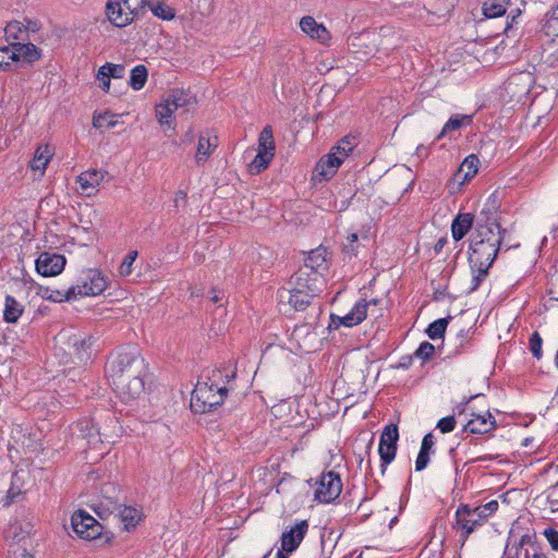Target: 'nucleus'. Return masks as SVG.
Here are the masks:
<instances>
[{
	"label": "nucleus",
	"instance_id": "nucleus-1",
	"mask_svg": "<svg viewBox=\"0 0 558 558\" xmlns=\"http://www.w3.org/2000/svg\"><path fill=\"white\" fill-rule=\"evenodd\" d=\"M475 230L476 234L470 244L469 255L472 272L470 293L476 291L486 279L506 234V229L489 225H475Z\"/></svg>",
	"mask_w": 558,
	"mask_h": 558
},
{
	"label": "nucleus",
	"instance_id": "nucleus-2",
	"mask_svg": "<svg viewBox=\"0 0 558 558\" xmlns=\"http://www.w3.org/2000/svg\"><path fill=\"white\" fill-rule=\"evenodd\" d=\"M306 268H299L289 280L287 287L278 290V299L287 302L295 311H304L323 289L324 278H311Z\"/></svg>",
	"mask_w": 558,
	"mask_h": 558
},
{
	"label": "nucleus",
	"instance_id": "nucleus-3",
	"mask_svg": "<svg viewBox=\"0 0 558 558\" xmlns=\"http://www.w3.org/2000/svg\"><path fill=\"white\" fill-rule=\"evenodd\" d=\"M145 373V360L141 356L137 348L132 345L117 350L109 356L106 365V375L110 381Z\"/></svg>",
	"mask_w": 558,
	"mask_h": 558
},
{
	"label": "nucleus",
	"instance_id": "nucleus-4",
	"mask_svg": "<svg viewBox=\"0 0 558 558\" xmlns=\"http://www.w3.org/2000/svg\"><path fill=\"white\" fill-rule=\"evenodd\" d=\"M222 377L220 369L213 371L208 381H197L191 396V409L196 413L214 411L220 405L228 392L226 385H218L217 379Z\"/></svg>",
	"mask_w": 558,
	"mask_h": 558
},
{
	"label": "nucleus",
	"instance_id": "nucleus-5",
	"mask_svg": "<svg viewBox=\"0 0 558 558\" xmlns=\"http://www.w3.org/2000/svg\"><path fill=\"white\" fill-rule=\"evenodd\" d=\"M108 286L107 277L96 268L85 269L81 272L73 286L77 299L101 294Z\"/></svg>",
	"mask_w": 558,
	"mask_h": 558
},
{
	"label": "nucleus",
	"instance_id": "nucleus-6",
	"mask_svg": "<svg viewBox=\"0 0 558 558\" xmlns=\"http://www.w3.org/2000/svg\"><path fill=\"white\" fill-rule=\"evenodd\" d=\"M341 490L340 475L335 471L324 472L316 480L314 499L320 504H330L339 497Z\"/></svg>",
	"mask_w": 558,
	"mask_h": 558
},
{
	"label": "nucleus",
	"instance_id": "nucleus-7",
	"mask_svg": "<svg viewBox=\"0 0 558 558\" xmlns=\"http://www.w3.org/2000/svg\"><path fill=\"white\" fill-rule=\"evenodd\" d=\"M145 374H135L132 377L118 379L116 381H110L114 387L118 397L123 403H131L133 401H138L145 395V383L144 376Z\"/></svg>",
	"mask_w": 558,
	"mask_h": 558
},
{
	"label": "nucleus",
	"instance_id": "nucleus-8",
	"mask_svg": "<svg viewBox=\"0 0 558 558\" xmlns=\"http://www.w3.org/2000/svg\"><path fill=\"white\" fill-rule=\"evenodd\" d=\"M499 507L497 500H490L484 505L462 504L456 510V523H478L494 514Z\"/></svg>",
	"mask_w": 558,
	"mask_h": 558
},
{
	"label": "nucleus",
	"instance_id": "nucleus-9",
	"mask_svg": "<svg viewBox=\"0 0 558 558\" xmlns=\"http://www.w3.org/2000/svg\"><path fill=\"white\" fill-rule=\"evenodd\" d=\"M480 159L476 155L471 154L464 158L447 187L450 193H457L461 186L475 177L478 171Z\"/></svg>",
	"mask_w": 558,
	"mask_h": 558
},
{
	"label": "nucleus",
	"instance_id": "nucleus-10",
	"mask_svg": "<svg viewBox=\"0 0 558 558\" xmlns=\"http://www.w3.org/2000/svg\"><path fill=\"white\" fill-rule=\"evenodd\" d=\"M328 252L325 247L318 246L317 248L308 252L303 266L300 268H306L305 272L311 278H324V272L328 269Z\"/></svg>",
	"mask_w": 558,
	"mask_h": 558
},
{
	"label": "nucleus",
	"instance_id": "nucleus-11",
	"mask_svg": "<svg viewBox=\"0 0 558 558\" xmlns=\"http://www.w3.org/2000/svg\"><path fill=\"white\" fill-rule=\"evenodd\" d=\"M368 304L365 300L357 301L353 307L344 316L330 315L329 329L338 328L339 326L354 327L361 324L367 315Z\"/></svg>",
	"mask_w": 558,
	"mask_h": 558
},
{
	"label": "nucleus",
	"instance_id": "nucleus-12",
	"mask_svg": "<svg viewBox=\"0 0 558 558\" xmlns=\"http://www.w3.org/2000/svg\"><path fill=\"white\" fill-rule=\"evenodd\" d=\"M65 264L63 255L44 252L36 259V270L44 277H54L62 272Z\"/></svg>",
	"mask_w": 558,
	"mask_h": 558
},
{
	"label": "nucleus",
	"instance_id": "nucleus-13",
	"mask_svg": "<svg viewBox=\"0 0 558 558\" xmlns=\"http://www.w3.org/2000/svg\"><path fill=\"white\" fill-rule=\"evenodd\" d=\"M96 338L87 332L78 331L68 338V344L73 350L80 362L86 363L93 355V347Z\"/></svg>",
	"mask_w": 558,
	"mask_h": 558
},
{
	"label": "nucleus",
	"instance_id": "nucleus-14",
	"mask_svg": "<svg viewBox=\"0 0 558 558\" xmlns=\"http://www.w3.org/2000/svg\"><path fill=\"white\" fill-rule=\"evenodd\" d=\"M308 525H293L281 535V547L277 550L275 558H288V554L294 551L303 541Z\"/></svg>",
	"mask_w": 558,
	"mask_h": 558
},
{
	"label": "nucleus",
	"instance_id": "nucleus-15",
	"mask_svg": "<svg viewBox=\"0 0 558 558\" xmlns=\"http://www.w3.org/2000/svg\"><path fill=\"white\" fill-rule=\"evenodd\" d=\"M105 14L110 24L119 28L125 27L134 21V16L122 0H107Z\"/></svg>",
	"mask_w": 558,
	"mask_h": 558
},
{
	"label": "nucleus",
	"instance_id": "nucleus-16",
	"mask_svg": "<svg viewBox=\"0 0 558 558\" xmlns=\"http://www.w3.org/2000/svg\"><path fill=\"white\" fill-rule=\"evenodd\" d=\"M68 534L70 530L74 532L80 538L85 541H95L100 544H107L111 541L112 534L105 531V525H63Z\"/></svg>",
	"mask_w": 558,
	"mask_h": 558
},
{
	"label": "nucleus",
	"instance_id": "nucleus-17",
	"mask_svg": "<svg viewBox=\"0 0 558 558\" xmlns=\"http://www.w3.org/2000/svg\"><path fill=\"white\" fill-rule=\"evenodd\" d=\"M94 513L98 517L95 519L86 510L77 509L71 514L70 523H84V521H90V523H99L98 520L107 521L111 514L114 515L116 510L108 504L100 502L92 507Z\"/></svg>",
	"mask_w": 558,
	"mask_h": 558
},
{
	"label": "nucleus",
	"instance_id": "nucleus-18",
	"mask_svg": "<svg viewBox=\"0 0 558 558\" xmlns=\"http://www.w3.org/2000/svg\"><path fill=\"white\" fill-rule=\"evenodd\" d=\"M500 210L499 204L494 195H490L484 203L481 211L478 213L475 225L478 226H495L500 227Z\"/></svg>",
	"mask_w": 558,
	"mask_h": 558
},
{
	"label": "nucleus",
	"instance_id": "nucleus-19",
	"mask_svg": "<svg viewBox=\"0 0 558 558\" xmlns=\"http://www.w3.org/2000/svg\"><path fill=\"white\" fill-rule=\"evenodd\" d=\"M300 28L303 33L310 36L312 39H316L320 44H328L330 40V34L328 29L316 22L313 16H304L300 21Z\"/></svg>",
	"mask_w": 558,
	"mask_h": 558
},
{
	"label": "nucleus",
	"instance_id": "nucleus-20",
	"mask_svg": "<svg viewBox=\"0 0 558 558\" xmlns=\"http://www.w3.org/2000/svg\"><path fill=\"white\" fill-rule=\"evenodd\" d=\"M341 165L342 161L338 156H336V151L330 150L327 155L319 159L315 167V171L320 178L329 180L336 174Z\"/></svg>",
	"mask_w": 558,
	"mask_h": 558
},
{
	"label": "nucleus",
	"instance_id": "nucleus-21",
	"mask_svg": "<svg viewBox=\"0 0 558 558\" xmlns=\"http://www.w3.org/2000/svg\"><path fill=\"white\" fill-rule=\"evenodd\" d=\"M464 429L472 434H486L495 428L496 421L494 416L486 412L485 414H473Z\"/></svg>",
	"mask_w": 558,
	"mask_h": 558
},
{
	"label": "nucleus",
	"instance_id": "nucleus-22",
	"mask_svg": "<svg viewBox=\"0 0 558 558\" xmlns=\"http://www.w3.org/2000/svg\"><path fill=\"white\" fill-rule=\"evenodd\" d=\"M102 180V172L95 169H89L82 172L77 177L76 182L78 183V186L83 193H85L86 195H92L97 190L98 185Z\"/></svg>",
	"mask_w": 558,
	"mask_h": 558
},
{
	"label": "nucleus",
	"instance_id": "nucleus-23",
	"mask_svg": "<svg viewBox=\"0 0 558 558\" xmlns=\"http://www.w3.org/2000/svg\"><path fill=\"white\" fill-rule=\"evenodd\" d=\"M218 146V137L209 134H202L198 137L195 160L198 165L204 163L210 157L214 149Z\"/></svg>",
	"mask_w": 558,
	"mask_h": 558
},
{
	"label": "nucleus",
	"instance_id": "nucleus-24",
	"mask_svg": "<svg viewBox=\"0 0 558 558\" xmlns=\"http://www.w3.org/2000/svg\"><path fill=\"white\" fill-rule=\"evenodd\" d=\"M474 222V216L472 214H459L452 221L451 234L454 241L462 240L470 231Z\"/></svg>",
	"mask_w": 558,
	"mask_h": 558
},
{
	"label": "nucleus",
	"instance_id": "nucleus-25",
	"mask_svg": "<svg viewBox=\"0 0 558 558\" xmlns=\"http://www.w3.org/2000/svg\"><path fill=\"white\" fill-rule=\"evenodd\" d=\"M434 445H435L434 435L432 433L426 434L423 437L421 448H420V451H418V454H417V458L415 461V470L417 472L423 471L428 465L429 456L433 452Z\"/></svg>",
	"mask_w": 558,
	"mask_h": 558
},
{
	"label": "nucleus",
	"instance_id": "nucleus-26",
	"mask_svg": "<svg viewBox=\"0 0 558 558\" xmlns=\"http://www.w3.org/2000/svg\"><path fill=\"white\" fill-rule=\"evenodd\" d=\"M291 338L299 343L300 348L310 351L312 341L316 339V332L312 325L304 324L294 327L291 332Z\"/></svg>",
	"mask_w": 558,
	"mask_h": 558
},
{
	"label": "nucleus",
	"instance_id": "nucleus-27",
	"mask_svg": "<svg viewBox=\"0 0 558 558\" xmlns=\"http://www.w3.org/2000/svg\"><path fill=\"white\" fill-rule=\"evenodd\" d=\"M3 535L9 547L26 546L29 531L24 530L23 525H8Z\"/></svg>",
	"mask_w": 558,
	"mask_h": 558
},
{
	"label": "nucleus",
	"instance_id": "nucleus-28",
	"mask_svg": "<svg viewBox=\"0 0 558 558\" xmlns=\"http://www.w3.org/2000/svg\"><path fill=\"white\" fill-rule=\"evenodd\" d=\"M166 99L175 111L182 110L183 112L189 109V107L193 104V97L190 93L183 89H172L167 96Z\"/></svg>",
	"mask_w": 558,
	"mask_h": 558
},
{
	"label": "nucleus",
	"instance_id": "nucleus-29",
	"mask_svg": "<svg viewBox=\"0 0 558 558\" xmlns=\"http://www.w3.org/2000/svg\"><path fill=\"white\" fill-rule=\"evenodd\" d=\"M53 156V149L49 145H40L37 147L34 158L31 161V168L34 171H39L43 175L45 169Z\"/></svg>",
	"mask_w": 558,
	"mask_h": 558
},
{
	"label": "nucleus",
	"instance_id": "nucleus-30",
	"mask_svg": "<svg viewBox=\"0 0 558 558\" xmlns=\"http://www.w3.org/2000/svg\"><path fill=\"white\" fill-rule=\"evenodd\" d=\"M526 539H530L527 534H520L519 529H511L506 544L504 558H517L520 547L523 546Z\"/></svg>",
	"mask_w": 558,
	"mask_h": 558
},
{
	"label": "nucleus",
	"instance_id": "nucleus-31",
	"mask_svg": "<svg viewBox=\"0 0 558 558\" xmlns=\"http://www.w3.org/2000/svg\"><path fill=\"white\" fill-rule=\"evenodd\" d=\"M24 313V306L12 295L4 299L3 320L9 324L17 323Z\"/></svg>",
	"mask_w": 558,
	"mask_h": 558
},
{
	"label": "nucleus",
	"instance_id": "nucleus-32",
	"mask_svg": "<svg viewBox=\"0 0 558 558\" xmlns=\"http://www.w3.org/2000/svg\"><path fill=\"white\" fill-rule=\"evenodd\" d=\"M510 7L511 0H485L482 10L487 19H496L505 15Z\"/></svg>",
	"mask_w": 558,
	"mask_h": 558
},
{
	"label": "nucleus",
	"instance_id": "nucleus-33",
	"mask_svg": "<svg viewBox=\"0 0 558 558\" xmlns=\"http://www.w3.org/2000/svg\"><path fill=\"white\" fill-rule=\"evenodd\" d=\"M114 518H118L122 523H140L144 520L142 509L132 506H116Z\"/></svg>",
	"mask_w": 558,
	"mask_h": 558
},
{
	"label": "nucleus",
	"instance_id": "nucleus-34",
	"mask_svg": "<svg viewBox=\"0 0 558 558\" xmlns=\"http://www.w3.org/2000/svg\"><path fill=\"white\" fill-rule=\"evenodd\" d=\"M15 54H16V61L19 60H25L27 62H33L35 60H38L40 57V52L38 48L34 44H13Z\"/></svg>",
	"mask_w": 558,
	"mask_h": 558
},
{
	"label": "nucleus",
	"instance_id": "nucleus-35",
	"mask_svg": "<svg viewBox=\"0 0 558 558\" xmlns=\"http://www.w3.org/2000/svg\"><path fill=\"white\" fill-rule=\"evenodd\" d=\"M147 8L151 11V13L155 16L163 21H171L175 16L174 9L159 0H149L147 3Z\"/></svg>",
	"mask_w": 558,
	"mask_h": 558
},
{
	"label": "nucleus",
	"instance_id": "nucleus-36",
	"mask_svg": "<svg viewBox=\"0 0 558 558\" xmlns=\"http://www.w3.org/2000/svg\"><path fill=\"white\" fill-rule=\"evenodd\" d=\"M275 149L272 129L270 125H266L259 133L257 151L275 156Z\"/></svg>",
	"mask_w": 558,
	"mask_h": 558
},
{
	"label": "nucleus",
	"instance_id": "nucleus-37",
	"mask_svg": "<svg viewBox=\"0 0 558 558\" xmlns=\"http://www.w3.org/2000/svg\"><path fill=\"white\" fill-rule=\"evenodd\" d=\"M148 77L147 68L144 64H137L131 70L129 85L133 90H141Z\"/></svg>",
	"mask_w": 558,
	"mask_h": 558
},
{
	"label": "nucleus",
	"instance_id": "nucleus-38",
	"mask_svg": "<svg viewBox=\"0 0 558 558\" xmlns=\"http://www.w3.org/2000/svg\"><path fill=\"white\" fill-rule=\"evenodd\" d=\"M356 145L357 140L355 136L345 135L338 142L336 146L331 148V150H335L336 156H338L340 160L343 162L344 159L353 151Z\"/></svg>",
	"mask_w": 558,
	"mask_h": 558
},
{
	"label": "nucleus",
	"instance_id": "nucleus-39",
	"mask_svg": "<svg viewBox=\"0 0 558 558\" xmlns=\"http://www.w3.org/2000/svg\"><path fill=\"white\" fill-rule=\"evenodd\" d=\"M155 111L156 118L161 125H172V117L175 110L172 109L166 97L161 100V102L156 105Z\"/></svg>",
	"mask_w": 558,
	"mask_h": 558
},
{
	"label": "nucleus",
	"instance_id": "nucleus-40",
	"mask_svg": "<svg viewBox=\"0 0 558 558\" xmlns=\"http://www.w3.org/2000/svg\"><path fill=\"white\" fill-rule=\"evenodd\" d=\"M473 116L471 114H453L449 118V120L445 123L440 135L438 138L446 133L451 131L459 130L462 125H468L472 122Z\"/></svg>",
	"mask_w": 558,
	"mask_h": 558
},
{
	"label": "nucleus",
	"instance_id": "nucleus-41",
	"mask_svg": "<svg viewBox=\"0 0 558 558\" xmlns=\"http://www.w3.org/2000/svg\"><path fill=\"white\" fill-rule=\"evenodd\" d=\"M43 298L52 301V302H64V301H75L77 300L75 294V289L73 286L68 288L66 290H50L46 289Z\"/></svg>",
	"mask_w": 558,
	"mask_h": 558
},
{
	"label": "nucleus",
	"instance_id": "nucleus-42",
	"mask_svg": "<svg viewBox=\"0 0 558 558\" xmlns=\"http://www.w3.org/2000/svg\"><path fill=\"white\" fill-rule=\"evenodd\" d=\"M451 319V316L445 318H438L430 323L426 328V335L432 340L444 338L447 326Z\"/></svg>",
	"mask_w": 558,
	"mask_h": 558
},
{
	"label": "nucleus",
	"instance_id": "nucleus-43",
	"mask_svg": "<svg viewBox=\"0 0 558 558\" xmlns=\"http://www.w3.org/2000/svg\"><path fill=\"white\" fill-rule=\"evenodd\" d=\"M117 118H118L117 114L109 112V111L95 112L94 117H93V126L95 129H102V128L112 129L118 123Z\"/></svg>",
	"mask_w": 558,
	"mask_h": 558
},
{
	"label": "nucleus",
	"instance_id": "nucleus-44",
	"mask_svg": "<svg viewBox=\"0 0 558 558\" xmlns=\"http://www.w3.org/2000/svg\"><path fill=\"white\" fill-rule=\"evenodd\" d=\"M14 46L13 44L9 46L0 47V70L1 71H9L11 69V65L16 61V54H15Z\"/></svg>",
	"mask_w": 558,
	"mask_h": 558
},
{
	"label": "nucleus",
	"instance_id": "nucleus-45",
	"mask_svg": "<svg viewBox=\"0 0 558 558\" xmlns=\"http://www.w3.org/2000/svg\"><path fill=\"white\" fill-rule=\"evenodd\" d=\"M101 78H122L125 74V66L123 64H114L106 62L99 69Z\"/></svg>",
	"mask_w": 558,
	"mask_h": 558
},
{
	"label": "nucleus",
	"instance_id": "nucleus-46",
	"mask_svg": "<svg viewBox=\"0 0 558 558\" xmlns=\"http://www.w3.org/2000/svg\"><path fill=\"white\" fill-rule=\"evenodd\" d=\"M471 337H472L471 328H469V329H461L457 333V337H456L457 344H456V348H454V354L464 353V352H466L470 349V347H471V344H470Z\"/></svg>",
	"mask_w": 558,
	"mask_h": 558
},
{
	"label": "nucleus",
	"instance_id": "nucleus-47",
	"mask_svg": "<svg viewBox=\"0 0 558 558\" xmlns=\"http://www.w3.org/2000/svg\"><path fill=\"white\" fill-rule=\"evenodd\" d=\"M274 155L269 154H263L257 151L256 156L250 163V170L255 173H259L260 171L265 170L270 161L272 160Z\"/></svg>",
	"mask_w": 558,
	"mask_h": 558
},
{
	"label": "nucleus",
	"instance_id": "nucleus-48",
	"mask_svg": "<svg viewBox=\"0 0 558 558\" xmlns=\"http://www.w3.org/2000/svg\"><path fill=\"white\" fill-rule=\"evenodd\" d=\"M342 532L343 531L341 530V525L337 530L331 529L329 525H324L320 533L323 546H326L328 544L335 545L342 535Z\"/></svg>",
	"mask_w": 558,
	"mask_h": 558
},
{
	"label": "nucleus",
	"instance_id": "nucleus-49",
	"mask_svg": "<svg viewBox=\"0 0 558 558\" xmlns=\"http://www.w3.org/2000/svg\"><path fill=\"white\" fill-rule=\"evenodd\" d=\"M4 34L8 39H22L26 34V28L21 22L13 21L8 23L4 28Z\"/></svg>",
	"mask_w": 558,
	"mask_h": 558
},
{
	"label": "nucleus",
	"instance_id": "nucleus-50",
	"mask_svg": "<svg viewBox=\"0 0 558 558\" xmlns=\"http://www.w3.org/2000/svg\"><path fill=\"white\" fill-rule=\"evenodd\" d=\"M378 452L380 456L381 466L386 468L388 464H390L395 460L396 452H397V446L379 444Z\"/></svg>",
	"mask_w": 558,
	"mask_h": 558
},
{
	"label": "nucleus",
	"instance_id": "nucleus-51",
	"mask_svg": "<svg viewBox=\"0 0 558 558\" xmlns=\"http://www.w3.org/2000/svg\"><path fill=\"white\" fill-rule=\"evenodd\" d=\"M138 256V253L137 251L133 250V251H130L125 257L123 258L121 265L119 266V275L122 276V277H128L132 274V270H133V264L134 262L136 260Z\"/></svg>",
	"mask_w": 558,
	"mask_h": 558
},
{
	"label": "nucleus",
	"instance_id": "nucleus-52",
	"mask_svg": "<svg viewBox=\"0 0 558 558\" xmlns=\"http://www.w3.org/2000/svg\"><path fill=\"white\" fill-rule=\"evenodd\" d=\"M399 439V430L397 425H388L385 427L380 435L379 444H387L397 446V441Z\"/></svg>",
	"mask_w": 558,
	"mask_h": 558
},
{
	"label": "nucleus",
	"instance_id": "nucleus-53",
	"mask_svg": "<svg viewBox=\"0 0 558 558\" xmlns=\"http://www.w3.org/2000/svg\"><path fill=\"white\" fill-rule=\"evenodd\" d=\"M542 347H543V339H542L539 332L534 331L530 336V339H529V349H530L532 355L537 360L542 359V356H543Z\"/></svg>",
	"mask_w": 558,
	"mask_h": 558
},
{
	"label": "nucleus",
	"instance_id": "nucleus-54",
	"mask_svg": "<svg viewBox=\"0 0 558 558\" xmlns=\"http://www.w3.org/2000/svg\"><path fill=\"white\" fill-rule=\"evenodd\" d=\"M434 353H435V347L430 342L424 341L415 350V352L413 353V357H417L423 361H427L434 355Z\"/></svg>",
	"mask_w": 558,
	"mask_h": 558
},
{
	"label": "nucleus",
	"instance_id": "nucleus-55",
	"mask_svg": "<svg viewBox=\"0 0 558 558\" xmlns=\"http://www.w3.org/2000/svg\"><path fill=\"white\" fill-rule=\"evenodd\" d=\"M544 31L548 36L558 37V15H554V9L547 14Z\"/></svg>",
	"mask_w": 558,
	"mask_h": 558
},
{
	"label": "nucleus",
	"instance_id": "nucleus-56",
	"mask_svg": "<svg viewBox=\"0 0 558 558\" xmlns=\"http://www.w3.org/2000/svg\"><path fill=\"white\" fill-rule=\"evenodd\" d=\"M20 474L19 473H14L13 476H12V485L11 487L9 488L8 490V494H7V505H10L12 502H14L17 498V496H20L22 494V489L17 486V482L20 481Z\"/></svg>",
	"mask_w": 558,
	"mask_h": 558
},
{
	"label": "nucleus",
	"instance_id": "nucleus-57",
	"mask_svg": "<svg viewBox=\"0 0 558 558\" xmlns=\"http://www.w3.org/2000/svg\"><path fill=\"white\" fill-rule=\"evenodd\" d=\"M440 433L447 434L451 433L456 427V418L453 415L445 416L440 418L436 426Z\"/></svg>",
	"mask_w": 558,
	"mask_h": 558
},
{
	"label": "nucleus",
	"instance_id": "nucleus-58",
	"mask_svg": "<svg viewBox=\"0 0 558 558\" xmlns=\"http://www.w3.org/2000/svg\"><path fill=\"white\" fill-rule=\"evenodd\" d=\"M126 9L132 13V15L135 17V15L140 12L141 9L147 7V3L149 0H122Z\"/></svg>",
	"mask_w": 558,
	"mask_h": 558
},
{
	"label": "nucleus",
	"instance_id": "nucleus-59",
	"mask_svg": "<svg viewBox=\"0 0 558 558\" xmlns=\"http://www.w3.org/2000/svg\"><path fill=\"white\" fill-rule=\"evenodd\" d=\"M544 536L548 541L550 547L554 550H558V531L553 527H547L544 530Z\"/></svg>",
	"mask_w": 558,
	"mask_h": 558
},
{
	"label": "nucleus",
	"instance_id": "nucleus-60",
	"mask_svg": "<svg viewBox=\"0 0 558 558\" xmlns=\"http://www.w3.org/2000/svg\"><path fill=\"white\" fill-rule=\"evenodd\" d=\"M28 555L26 546L9 547L8 549V558H24Z\"/></svg>",
	"mask_w": 558,
	"mask_h": 558
},
{
	"label": "nucleus",
	"instance_id": "nucleus-61",
	"mask_svg": "<svg viewBox=\"0 0 558 558\" xmlns=\"http://www.w3.org/2000/svg\"><path fill=\"white\" fill-rule=\"evenodd\" d=\"M359 236L356 233H351L347 238V244H344V251L350 255H356L354 243H356Z\"/></svg>",
	"mask_w": 558,
	"mask_h": 558
},
{
	"label": "nucleus",
	"instance_id": "nucleus-62",
	"mask_svg": "<svg viewBox=\"0 0 558 558\" xmlns=\"http://www.w3.org/2000/svg\"><path fill=\"white\" fill-rule=\"evenodd\" d=\"M85 437L88 439V442L101 441L99 430L94 425L90 426Z\"/></svg>",
	"mask_w": 558,
	"mask_h": 558
},
{
	"label": "nucleus",
	"instance_id": "nucleus-63",
	"mask_svg": "<svg viewBox=\"0 0 558 558\" xmlns=\"http://www.w3.org/2000/svg\"><path fill=\"white\" fill-rule=\"evenodd\" d=\"M96 78L99 81L100 83V88L105 92V93H108L110 90V78L109 77H104L101 78L100 77V71L98 70L97 71V74H96Z\"/></svg>",
	"mask_w": 558,
	"mask_h": 558
},
{
	"label": "nucleus",
	"instance_id": "nucleus-64",
	"mask_svg": "<svg viewBox=\"0 0 558 558\" xmlns=\"http://www.w3.org/2000/svg\"><path fill=\"white\" fill-rule=\"evenodd\" d=\"M413 355H407L401 357L398 368L408 369L412 365Z\"/></svg>",
	"mask_w": 558,
	"mask_h": 558
}]
</instances>
